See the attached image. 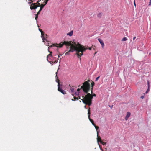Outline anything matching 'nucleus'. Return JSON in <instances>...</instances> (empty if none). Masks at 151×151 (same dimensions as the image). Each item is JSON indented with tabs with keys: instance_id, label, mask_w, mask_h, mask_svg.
<instances>
[{
	"instance_id": "obj_45",
	"label": "nucleus",
	"mask_w": 151,
	"mask_h": 151,
	"mask_svg": "<svg viewBox=\"0 0 151 151\" xmlns=\"http://www.w3.org/2000/svg\"><path fill=\"white\" fill-rule=\"evenodd\" d=\"M41 1V0H38V1L40 2Z\"/></svg>"
},
{
	"instance_id": "obj_44",
	"label": "nucleus",
	"mask_w": 151,
	"mask_h": 151,
	"mask_svg": "<svg viewBox=\"0 0 151 151\" xmlns=\"http://www.w3.org/2000/svg\"><path fill=\"white\" fill-rule=\"evenodd\" d=\"M78 99H81L80 97V96H78Z\"/></svg>"
},
{
	"instance_id": "obj_31",
	"label": "nucleus",
	"mask_w": 151,
	"mask_h": 151,
	"mask_svg": "<svg viewBox=\"0 0 151 151\" xmlns=\"http://www.w3.org/2000/svg\"><path fill=\"white\" fill-rule=\"evenodd\" d=\"M33 1H32V0H30V1L28 2L29 4H32L33 3Z\"/></svg>"
},
{
	"instance_id": "obj_26",
	"label": "nucleus",
	"mask_w": 151,
	"mask_h": 151,
	"mask_svg": "<svg viewBox=\"0 0 151 151\" xmlns=\"http://www.w3.org/2000/svg\"><path fill=\"white\" fill-rule=\"evenodd\" d=\"M103 145H105L106 144V142H103L102 141L101 142H100Z\"/></svg>"
},
{
	"instance_id": "obj_12",
	"label": "nucleus",
	"mask_w": 151,
	"mask_h": 151,
	"mask_svg": "<svg viewBox=\"0 0 151 151\" xmlns=\"http://www.w3.org/2000/svg\"><path fill=\"white\" fill-rule=\"evenodd\" d=\"M50 54L47 56V60L48 61V57H52V52H49Z\"/></svg>"
},
{
	"instance_id": "obj_39",
	"label": "nucleus",
	"mask_w": 151,
	"mask_h": 151,
	"mask_svg": "<svg viewBox=\"0 0 151 151\" xmlns=\"http://www.w3.org/2000/svg\"><path fill=\"white\" fill-rule=\"evenodd\" d=\"M48 61L51 64H52V63H53V61Z\"/></svg>"
},
{
	"instance_id": "obj_38",
	"label": "nucleus",
	"mask_w": 151,
	"mask_h": 151,
	"mask_svg": "<svg viewBox=\"0 0 151 151\" xmlns=\"http://www.w3.org/2000/svg\"><path fill=\"white\" fill-rule=\"evenodd\" d=\"M150 1L149 2V5H151V0H150Z\"/></svg>"
},
{
	"instance_id": "obj_46",
	"label": "nucleus",
	"mask_w": 151,
	"mask_h": 151,
	"mask_svg": "<svg viewBox=\"0 0 151 151\" xmlns=\"http://www.w3.org/2000/svg\"><path fill=\"white\" fill-rule=\"evenodd\" d=\"M58 58L60 57V55H58Z\"/></svg>"
},
{
	"instance_id": "obj_5",
	"label": "nucleus",
	"mask_w": 151,
	"mask_h": 151,
	"mask_svg": "<svg viewBox=\"0 0 151 151\" xmlns=\"http://www.w3.org/2000/svg\"><path fill=\"white\" fill-rule=\"evenodd\" d=\"M88 118L89 119V120L92 123V125H93V126H95V124L94 123V122L93 121L92 119H90V116L91 113H90V107H89V108L88 109Z\"/></svg>"
},
{
	"instance_id": "obj_40",
	"label": "nucleus",
	"mask_w": 151,
	"mask_h": 151,
	"mask_svg": "<svg viewBox=\"0 0 151 151\" xmlns=\"http://www.w3.org/2000/svg\"><path fill=\"white\" fill-rule=\"evenodd\" d=\"M39 31L41 32L42 31H43L42 29L39 28Z\"/></svg>"
},
{
	"instance_id": "obj_11",
	"label": "nucleus",
	"mask_w": 151,
	"mask_h": 151,
	"mask_svg": "<svg viewBox=\"0 0 151 151\" xmlns=\"http://www.w3.org/2000/svg\"><path fill=\"white\" fill-rule=\"evenodd\" d=\"M73 33V30L69 32L67 34V35H69L70 36H72Z\"/></svg>"
},
{
	"instance_id": "obj_24",
	"label": "nucleus",
	"mask_w": 151,
	"mask_h": 151,
	"mask_svg": "<svg viewBox=\"0 0 151 151\" xmlns=\"http://www.w3.org/2000/svg\"><path fill=\"white\" fill-rule=\"evenodd\" d=\"M94 126L95 127L96 130H97L99 129V127L98 126H96V124H95V125Z\"/></svg>"
},
{
	"instance_id": "obj_27",
	"label": "nucleus",
	"mask_w": 151,
	"mask_h": 151,
	"mask_svg": "<svg viewBox=\"0 0 151 151\" xmlns=\"http://www.w3.org/2000/svg\"><path fill=\"white\" fill-rule=\"evenodd\" d=\"M45 1L44 2V3L45 4H46L49 0H45Z\"/></svg>"
},
{
	"instance_id": "obj_35",
	"label": "nucleus",
	"mask_w": 151,
	"mask_h": 151,
	"mask_svg": "<svg viewBox=\"0 0 151 151\" xmlns=\"http://www.w3.org/2000/svg\"><path fill=\"white\" fill-rule=\"evenodd\" d=\"M55 77H56V78H57V79H56V81L58 82V76H57V75H56V76Z\"/></svg>"
},
{
	"instance_id": "obj_7",
	"label": "nucleus",
	"mask_w": 151,
	"mask_h": 151,
	"mask_svg": "<svg viewBox=\"0 0 151 151\" xmlns=\"http://www.w3.org/2000/svg\"><path fill=\"white\" fill-rule=\"evenodd\" d=\"M48 35L47 34H45L42 37V39L43 40V42H45V41L47 42V40L46 38L47 37Z\"/></svg>"
},
{
	"instance_id": "obj_18",
	"label": "nucleus",
	"mask_w": 151,
	"mask_h": 151,
	"mask_svg": "<svg viewBox=\"0 0 151 151\" xmlns=\"http://www.w3.org/2000/svg\"><path fill=\"white\" fill-rule=\"evenodd\" d=\"M95 84L94 82L93 81H92L91 83V87H93Z\"/></svg>"
},
{
	"instance_id": "obj_37",
	"label": "nucleus",
	"mask_w": 151,
	"mask_h": 151,
	"mask_svg": "<svg viewBox=\"0 0 151 151\" xmlns=\"http://www.w3.org/2000/svg\"><path fill=\"white\" fill-rule=\"evenodd\" d=\"M134 6H135V7H136V3H135V0H134Z\"/></svg>"
},
{
	"instance_id": "obj_29",
	"label": "nucleus",
	"mask_w": 151,
	"mask_h": 151,
	"mask_svg": "<svg viewBox=\"0 0 151 151\" xmlns=\"http://www.w3.org/2000/svg\"><path fill=\"white\" fill-rule=\"evenodd\" d=\"M93 87H91V93H93Z\"/></svg>"
},
{
	"instance_id": "obj_47",
	"label": "nucleus",
	"mask_w": 151,
	"mask_h": 151,
	"mask_svg": "<svg viewBox=\"0 0 151 151\" xmlns=\"http://www.w3.org/2000/svg\"><path fill=\"white\" fill-rule=\"evenodd\" d=\"M97 53V52H96L95 53H94V55H95Z\"/></svg>"
},
{
	"instance_id": "obj_42",
	"label": "nucleus",
	"mask_w": 151,
	"mask_h": 151,
	"mask_svg": "<svg viewBox=\"0 0 151 151\" xmlns=\"http://www.w3.org/2000/svg\"><path fill=\"white\" fill-rule=\"evenodd\" d=\"M136 37H133V39L134 40H135L136 39Z\"/></svg>"
},
{
	"instance_id": "obj_10",
	"label": "nucleus",
	"mask_w": 151,
	"mask_h": 151,
	"mask_svg": "<svg viewBox=\"0 0 151 151\" xmlns=\"http://www.w3.org/2000/svg\"><path fill=\"white\" fill-rule=\"evenodd\" d=\"M131 113L129 112H128L127 113V115L125 116V119L127 120L128 118L130 117Z\"/></svg>"
},
{
	"instance_id": "obj_16",
	"label": "nucleus",
	"mask_w": 151,
	"mask_h": 151,
	"mask_svg": "<svg viewBox=\"0 0 151 151\" xmlns=\"http://www.w3.org/2000/svg\"><path fill=\"white\" fill-rule=\"evenodd\" d=\"M96 95L95 94H94L93 93H92L91 94H90V96L91 97H92V98H93V96H96Z\"/></svg>"
},
{
	"instance_id": "obj_4",
	"label": "nucleus",
	"mask_w": 151,
	"mask_h": 151,
	"mask_svg": "<svg viewBox=\"0 0 151 151\" xmlns=\"http://www.w3.org/2000/svg\"><path fill=\"white\" fill-rule=\"evenodd\" d=\"M58 91H59L61 92L63 94H66V93L65 91L64 90H62L60 87V81L58 79Z\"/></svg>"
},
{
	"instance_id": "obj_22",
	"label": "nucleus",
	"mask_w": 151,
	"mask_h": 151,
	"mask_svg": "<svg viewBox=\"0 0 151 151\" xmlns=\"http://www.w3.org/2000/svg\"><path fill=\"white\" fill-rule=\"evenodd\" d=\"M41 37H42L45 34L44 33V32L43 31H42V32H41Z\"/></svg>"
},
{
	"instance_id": "obj_33",
	"label": "nucleus",
	"mask_w": 151,
	"mask_h": 151,
	"mask_svg": "<svg viewBox=\"0 0 151 151\" xmlns=\"http://www.w3.org/2000/svg\"><path fill=\"white\" fill-rule=\"evenodd\" d=\"M100 78V76H99L98 77H97L96 78V81H97L99 79V78Z\"/></svg>"
},
{
	"instance_id": "obj_3",
	"label": "nucleus",
	"mask_w": 151,
	"mask_h": 151,
	"mask_svg": "<svg viewBox=\"0 0 151 151\" xmlns=\"http://www.w3.org/2000/svg\"><path fill=\"white\" fill-rule=\"evenodd\" d=\"M89 80H88L87 81H85L83 83L82 86H81V88L82 89L83 91L86 93H88V92L90 90V86L89 83Z\"/></svg>"
},
{
	"instance_id": "obj_34",
	"label": "nucleus",
	"mask_w": 151,
	"mask_h": 151,
	"mask_svg": "<svg viewBox=\"0 0 151 151\" xmlns=\"http://www.w3.org/2000/svg\"><path fill=\"white\" fill-rule=\"evenodd\" d=\"M147 84L148 86V87H149V88L150 87V85L149 84V81H147Z\"/></svg>"
},
{
	"instance_id": "obj_9",
	"label": "nucleus",
	"mask_w": 151,
	"mask_h": 151,
	"mask_svg": "<svg viewBox=\"0 0 151 151\" xmlns=\"http://www.w3.org/2000/svg\"><path fill=\"white\" fill-rule=\"evenodd\" d=\"M97 142H101L102 141L101 140V138L100 137V136H99V134H98V131H97Z\"/></svg>"
},
{
	"instance_id": "obj_8",
	"label": "nucleus",
	"mask_w": 151,
	"mask_h": 151,
	"mask_svg": "<svg viewBox=\"0 0 151 151\" xmlns=\"http://www.w3.org/2000/svg\"><path fill=\"white\" fill-rule=\"evenodd\" d=\"M98 40L101 44L102 48H103L104 46V44L103 42V40L100 38H99L98 39Z\"/></svg>"
},
{
	"instance_id": "obj_14",
	"label": "nucleus",
	"mask_w": 151,
	"mask_h": 151,
	"mask_svg": "<svg viewBox=\"0 0 151 151\" xmlns=\"http://www.w3.org/2000/svg\"><path fill=\"white\" fill-rule=\"evenodd\" d=\"M69 86L71 88L70 90L71 91V92L73 93L74 92V89L72 87H71V86L70 85H69ZM72 87H73V86H72Z\"/></svg>"
},
{
	"instance_id": "obj_17",
	"label": "nucleus",
	"mask_w": 151,
	"mask_h": 151,
	"mask_svg": "<svg viewBox=\"0 0 151 151\" xmlns=\"http://www.w3.org/2000/svg\"><path fill=\"white\" fill-rule=\"evenodd\" d=\"M127 40V38L126 37H124L122 39V41H126Z\"/></svg>"
},
{
	"instance_id": "obj_21",
	"label": "nucleus",
	"mask_w": 151,
	"mask_h": 151,
	"mask_svg": "<svg viewBox=\"0 0 151 151\" xmlns=\"http://www.w3.org/2000/svg\"><path fill=\"white\" fill-rule=\"evenodd\" d=\"M150 88H149V87H148L147 89L145 92L146 94L147 93L150 91Z\"/></svg>"
},
{
	"instance_id": "obj_49",
	"label": "nucleus",
	"mask_w": 151,
	"mask_h": 151,
	"mask_svg": "<svg viewBox=\"0 0 151 151\" xmlns=\"http://www.w3.org/2000/svg\"><path fill=\"white\" fill-rule=\"evenodd\" d=\"M72 101L74 100H73V99H72Z\"/></svg>"
},
{
	"instance_id": "obj_51",
	"label": "nucleus",
	"mask_w": 151,
	"mask_h": 151,
	"mask_svg": "<svg viewBox=\"0 0 151 151\" xmlns=\"http://www.w3.org/2000/svg\"><path fill=\"white\" fill-rule=\"evenodd\" d=\"M57 72L56 73V74H57Z\"/></svg>"
},
{
	"instance_id": "obj_23",
	"label": "nucleus",
	"mask_w": 151,
	"mask_h": 151,
	"mask_svg": "<svg viewBox=\"0 0 151 151\" xmlns=\"http://www.w3.org/2000/svg\"><path fill=\"white\" fill-rule=\"evenodd\" d=\"M39 2L37 1L36 3H35L36 4H37V5H39V7L40 6V3Z\"/></svg>"
},
{
	"instance_id": "obj_43",
	"label": "nucleus",
	"mask_w": 151,
	"mask_h": 151,
	"mask_svg": "<svg viewBox=\"0 0 151 151\" xmlns=\"http://www.w3.org/2000/svg\"><path fill=\"white\" fill-rule=\"evenodd\" d=\"M84 107L85 109H86V105L84 106Z\"/></svg>"
},
{
	"instance_id": "obj_15",
	"label": "nucleus",
	"mask_w": 151,
	"mask_h": 151,
	"mask_svg": "<svg viewBox=\"0 0 151 151\" xmlns=\"http://www.w3.org/2000/svg\"><path fill=\"white\" fill-rule=\"evenodd\" d=\"M102 16V14L101 13H99L97 15V17L99 18H101V17Z\"/></svg>"
},
{
	"instance_id": "obj_36",
	"label": "nucleus",
	"mask_w": 151,
	"mask_h": 151,
	"mask_svg": "<svg viewBox=\"0 0 151 151\" xmlns=\"http://www.w3.org/2000/svg\"><path fill=\"white\" fill-rule=\"evenodd\" d=\"M38 15H37L36 14L35 17V19L36 20H37V18H38Z\"/></svg>"
},
{
	"instance_id": "obj_32",
	"label": "nucleus",
	"mask_w": 151,
	"mask_h": 151,
	"mask_svg": "<svg viewBox=\"0 0 151 151\" xmlns=\"http://www.w3.org/2000/svg\"><path fill=\"white\" fill-rule=\"evenodd\" d=\"M57 62H58V60H55L54 62L53 61V63H57Z\"/></svg>"
},
{
	"instance_id": "obj_25",
	"label": "nucleus",
	"mask_w": 151,
	"mask_h": 151,
	"mask_svg": "<svg viewBox=\"0 0 151 151\" xmlns=\"http://www.w3.org/2000/svg\"><path fill=\"white\" fill-rule=\"evenodd\" d=\"M85 47V48H86L85 47ZM86 48H87V49H88L89 50H91L92 49V48H93V49H94V48H93V47H89V48H87V47H86ZM86 50H87V49H86Z\"/></svg>"
},
{
	"instance_id": "obj_28",
	"label": "nucleus",
	"mask_w": 151,
	"mask_h": 151,
	"mask_svg": "<svg viewBox=\"0 0 151 151\" xmlns=\"http://www.w3.org/2000/svg\"><path fill=\"white\" fill-rule=\"evenodd\" d=\"M42 10H40V9L36 14L37 15H38L40 14V12Z\"/></svg>"
},
{
	"instance_id": "obj_41",
	"label": "nucleus",
	"mask_w": 151,
	"mask_h": 151,
	"mask_svg": "<svg viewBox=\"0 0 151 151\" xmlns=\"http://www.w3.org/2000/svg\"><path fill=\"white\" fill-rule=\"evenodd\" d=\"M144 98V96H142L141 97V98L143 99Z\"/></svg>"
},
{
	"instance_id": "obj_50",
	"label": "nucleus",
	"mask_w": 151,
	"mask_h": 151,
	"mask_svg": "<svg viewBox=\"0 0 151 151\" xmlns=\"http://www.w3.org/2000/svg\"><path fill=\"white\" fill-rule=\"evenodd\" d=\"M101 150H102V151H103V149H101Z\"/></svg>"
},
{
	"instance_id": "obj_1",
	"label": "nucleus",
	"mask_w": 151,
	"mask_h": 151,
	"mask_svg": "<svg viewBox=\"0 0 151 151\" xmlns=\"http://www.w3.org/2000/svg\"><path fill=\"white\" fill-rule=\"evenodd\" d=\"M64 44L66 46H70L69 50L65 53V55H69L70 54L69 52H73L74 51H76L77 57L80 58V60L81 59V57L83 55V52H85L86 49H87V48H85L84 46L81 45L79 43H78L77 44L76 42H74V41L73 40V42L72 41H65L62 44L60 43L59 44H53L48 47V50H49V49L50 48L53 47L55 46L57 47H61Z\"/></svg>"
},
{
	"instance_id": "obj_48",
	"label": "nucleus",
	"mask_w": 151,
	"mask_h": 151,
	"mask_svg": "<svg viewBox=\"0 0 151 151\" xmlns=\"http://www.w3.org/2000/svg\"><path fill=\"white\" fill-rule=\"evenodd\" d=\"M59 55H60V56H61V55H62V54H59Z\"/></svg>"
},
{
	"instance_id": "obj_2",
	"label": "nucleus",
	"mask_w": 151,
	"mask_h": 151,
	"mask_svg": "<svg viewBox=\"0 0 151 151\" xmlns=\"http://www.w3.org/2000/svg\"><path fill=\"white\" fill-rule=\"evenodd\" d=\"M84 96H82V99H81L83 103L86 105L91 106L92 103V97L90 96V94L89 93H86Z\"/></svg>"
},
{
	"instance_id": "obj_6",
	"label": "nucleus",
	"mask_w": 151,
	"mask_h": 151,
	"mask_svg": "<svg viewBox=\"0 0 151 151\" xmlns=\"http://www.w3.org/2000/svg\"><path fill=\"white\" fill-rule=\"evenodd\" d=\"M39 7V5H37L35 3H32L30 5V9L33 10L36 9L37 7Z\"/></svg>"
},
{
	"instance_id": "obj_13",
	"label": "nucleus",
	"mask_w": 151,
	"mask_h": 151,
	"mask_svg": "<svg viewBox=\"0 0 151 151\" xmlns=\"http://www.w3.org/2000/svg\"><path fill=\"white\" fill-rule=\"evenodd\" d=\"M46 4H45H45H41V5H40V10H42V9L43 8V7H44V6H45V5Z\"/></svg>"
},
{
	"instance_id": "obj_19",
	"label": "nucleus",
	"mask_w": 151,
	"mask_h": 151,
	"mask_svg": "<svg viewBox=\"0 0 151 151\" xmlns=\"http://www.w3.org/2000/svg\"><path fill=\"white\" fill-rule=\"evenodd\" d=\"M45 45H47V46H48V45H49V42L47 41V42H46V41H45Z\"/></svg>"
},
{
	"instance_id": "obj_30",
	"label": "nucleus",
	"mask_w": 151,
	"mask_h": 151,
	"mask_svg": "<svg viewBox=\"0 0 151 151\" xmlns=\"http://www.w3.org/2000/svg\"><path fill=\"white\" fill-rule=\"evenodd\" d=\"M73 98H74V99L75 100H78V98L76 97H74Z\"/></svg>"
},
{
	"instance_id": "obj_20",
	"label": "nucleus",
	"mask_w": 151,
	"mask_h": 151,
	"mask_svg": "<svg viewBox=\"0 0 151 151\" xmlns=\"http://www.w3.org/2000/svg\"><path fill=\"white\" fill-rule=\"evenodd\" d=\"M80 89L79 88L78 89H77V91H78V92H76V93H75V94L78 95L79 94V91H80Z\"/></svg>"
}]
</instances>
